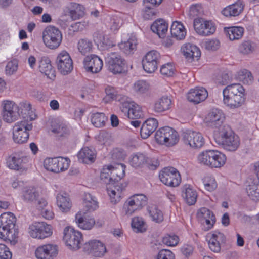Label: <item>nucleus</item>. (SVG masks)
Wrapping results in <instances>:
<instances>
[{"label": "nucleus", "instance_id": "obj_4", "mask_svg": "<svg viewBox=\"0 0 259 259\" xmlns=\"http://www.w3.org/2000/svg\"><path fill=\"white\" fill-rule=\"evenodd\" d=\"M201 165L210 168H220L226 163V155L217 150H206L200 153L197 157Z\"/></svg>", "mask_w": 259, "mask_h": 259}, {"label": "nucleus", "instance_id": "obj_23", "mask_svg": "<svg viewBox=\"0 0 259 259\" xmlns=\"http://www.w3.org/2000/svg\"><path fill=\"white\" fill-rule=\"evenodd\" d=\"M57 253V246L49 244L39 246L35 251V255L38 259H53Z\"/></svg>", "mask_w": 259, "mask_h": 259}, {"label": "nucleus", "instance_id": "obj_19", "mask_svg": "<svg viewBox=\"0 0 259 259\" xmlns=\"http://www.w3.org/2000/svg\"><path fill=\"white\" fill-rule=\"evenodd\" d=\"M29 160V157L22 153H15L8 158L7 164L10 169L18 170L24 168Z\"/></svg>", "mask_w": 259, "mask_h": 259}, {"label": "nucleus", "instance_id": "obj_5", "mask_svg": "<svg viewBox=\"0 0 259 259\" xmlns=\"http://www.w3.org/2000/svg\"><path fill=\"white\" fill-rule=\"evenodd\" d=\"M125 97L120 95H114V100L119 103L121 111L132 119H140L144 117L141 107L133 101H126Z\"/></svg>", "mask_w": 259, "mask_h": 259}, {"label": "nucleus", "instance_id": "obj_39", "mask_svg": "<svg viewBox=\"0 0 259 259\" xmlns=\"http://www.w3.org/2000/svg\"><path fill=\"white\" fill-rule=\"evenodd\" d=\"M39 196L38 192L33 187H25L22 193V199L27 203H33Z\"/></svg>", "mask_w": 259, "mask_h": 259}, {"label": "nucleus", "instance_id": "obj_60", "mask_svg": "<svg viewBox=\"0 0 259 259\" xmlns=\"http://www.w3.org/2000/svg\"><path fill=\"white\" fill-rule=\"evenodd\" d=\"M198 214L199 217L201 219V221H203L204 220L209 219L210 218L213 219V217H215L212 211L205 207L200 208Z\"/></svg>", "mask_w": 259, "mask_h": 259}, {"label": "nucleus", "instance_id": "obj_30", "mask_svg": "<svg viewBox=\"0 0 259 259\" xmlns=\"http://www.w3.org/2000/svg\"><path fill=\"white\" fill-rule=\"evenodd\" d=\"M57 205L63 212L69 211L72 204L68 195L66 193L58 194L56 196Z\"/></svg>", "mask_w": 259, "mask_h": 259}, {"label": "nucleus", "instance_id": "obj_15", "mask_svg": "<svg viewBox=\"0 0 259 259\" xmlns=\"http://www.w3.org/2000/svg\"><path fill=\"white\" fill-rule=\"evenodd\" d=\"M225 120V116L222 110L213 108L207 113L204 121L207 126L219 128L222 125Z\"/></svg>", "mask_w": 259, "mask_h": 259}, {"label": "nucleus", "instance_id": "obj_41", "mask_svg": "<svg viewBox=\"0 0 259 259\" xmlns=\"http://www.w3.org/2000/svg\"><path fill=\"white\" fill-rule=\"evenodd\" d=\"M244 30V28L240 26H232L225 28V31L231 40L240 39L243 36Z\"/></svg>", "mask_w": 259, "mask_h": 259}, {"label": "nucleus", "instance_id": "obj_17", "mask_svg": "<svg viewBox=\"0 0 259 259\" xmlns=\"http://www.w3.org/2000/svg\"><path fill=\"white\" fill-rule=\"evenodd\" d=\"M160 58V54L156 51L152 50L147 53L142 60L144 70L149 73L154 72L157 69Z\"/></svg>", "mask_w": 259, "mask_h": 259}, {"label": "nucleus", "instance_id": "obj_38", "mask_svg": "<svg viewBox=\"0 0 259 259\" xmlns=\"http://www.w3.org/2000/svg\"><path fill=\"white\" fill-rule=\"evenodd\" d=\"M39 69L40 72L45 74L48 78L52 79L55 77V71L52 67L49 60L42 59L39 61Z\"/></svg>", "mask_w": 259, "mask_h": 259}, {"label": "nucleus", "instance_id": "obj_57", "mask_svg": "<svg viewBox=\"0 0 259 259\" xmlns=\"http://www.w3.org/2000/svg\"><path fill=\"white\" fill-rule=\"evenodd\" d=\"M149 85L148 83L144 80H138L134 84V90L139 93L142 94L148 91Z\"/></svg>", "mask_w": 259, "mask_h": 259}, {"label": "nucleus", "instance_id": "obj_26", "mask_svg": "<svg viewBox=\"0 0 259 259\" xmlns=\"http://www.w3.org/2000/svg\"><path fill=\"white\" fill-rule=\"evenodd\" d=\"M181 51L188 60L192 61L195 58L198 60L201 56L199 49L195 45L190 43L186 44L182 46Z\"/></svg>", "mask_w": 259, "mask_h": 259}, {"label": "nucleus", "instance_id": "obj_3", "mask_svg": "<svg viewBox=\"0 0 259 259\" xmlns=\"http://www.w3.org/2000/svg\"><path fill=\"white\" fill-rule=\"evenodd\" d=\"M216 143L224 149L230 152L236 151L240 145V140L228 126H224L218 135L214 137Z\"/></svg>", "mask_w": 259, "mask_h": 259}, {"label": "nucleus", "instance_id": "obj_40", "mask_svg": "<svg viewBox=\"0 0 259 259\" xmlns=\"http://www.w3.org/2000/svg\"><path fill=\"white\" fill-rule=\"evenodd\" d=\"M168 25L163 20L155 21L151 26V29L159 37H162L167 31Z\"/></svg>", "mask_w": 259, "mask_h": 259}, {"label": "nucleus", "instance_id": "obj_36", "mask_svg": "<svg viewBox=\"0 0 259 259\" xmlns=\"http://www.w3.org/2000/svg\"><path fill=\"white\" fill-rule=\"evenodd\" d=\"M75 221L78 226L83 230H91L95 225L94 218H84L81 212H78L76 214Z\"/></svg>", "mask_w": 259, "mask_h": 259}, {"label": "nucleus", "instance_id": "obj_28", "mask_svg": "<svg viewBox=\"0 0 259 259\" xmlns=\"http://www.w3.org/2000/svg\"><path fill=\"white\" fill-rule=\"evenodd\" d=\"M78 158L80 162L90 164L94 162L96 158V152L94 149L88 147L82 148L77 154Z\"/></svg>", "mask_w": 259, "mask_h": 259}, {"label": "nucleus", "instance_id": "obj_9", "mask_svg": "<svg viewBox=\"0 0 259 259\" xmlns=\"http://www.w3.org/2000/svg\"><path fill=\"white\" fill-rule=\"evenodd\" d=\"M147 198L143 194H135L130 197L125 202L123 209L126 215H132L135 211L141 209L147 204Z\"/></svg>", "mask_w": 259, "mask_h": 259}, {"label": "nucleus", "instance_id": "obj_14", "mask_svg": "<svg viewBox=\"0 0 259 259\" xmlns=\"http://www.w3.org/2000/svg\"><path fill=\"white\" fill-rule=\"evenodd\" d=\"M182 136L183 142L194 149L202 147L205 143L203 136L199 132L187 130L183 133Z\"/></svg>", "mask_w": 259, "mask_h": 259}, {"label": "nucleus", "instance_id": "obj_52", "mask_svg": "<svg viewBox=\"0 0 259 259\" xmlns=\"http://www.w3.org/2000/svg\"><path fill=\"white\" fill-rule=\"evenodd\" d=\"M52 131L61 137H67L71 132V130L64 124L59 125L56 128H53Z\"/></svg>", "mask_w": 259, "mask_h": 259}, {"label": "nucleus", "instance_id": "obj_37", "mask_svg": "<svg viewBox=\"0 0 259 259\" xmlns=\"http://www.w3.org/2000/svg\"><path fill=\"white\" fill-rule=\"evenodd\" d=\"M171 105V99L167 96H162L155 103L154 110L156 112H163L168 110Z\"/></svg>", "mask_w": 259, "mask_h": 259}, {"label": "nucleus", "instance_id": "obj_20", "mask_svg": "<svg viewBox=\"0 0 259 259\" xmlns=\"http://www.w3.org/2000/svg\"><path fill=\"white\" fill-rule=\"evenodd\" d=\"M83 250L88 254H92L95 257H101L107 251L105 245L97 240H91L83 245Z\"/></svg>", "mask_w": 259, "mask_h": 259}, {"label": "nucleus", "instance_id": "obj_49", "mask_svg": "<svg viewBox=\"0 0 259 259\" xmlns=\"http://www.w3.org/2000/svg\"><path fill=\"white\" fill-rule=\"evenodd\" d=\"M131 225L136 232H143L146 230L145 223L141 217H136L133 218Z\"/></svg>", "mask_w": 259, "mask_h": 259}, {"label": "nucleus", "instance_id": "obj_61", "mask_svg": "<svg viewBox=\"0 0 259 259\" xmlns=\"http://www.w3.org/2000/svg\"><path fill=\"white\" fill-rule=\"evenodd\" d=\"M160 73L164 76H171L174 73V68L170 63L162 65L160 68Z\"/></svg>", "mask_w": 259, "mask_h": 259}, {"label": "nucleus", "instance_id": "obj_46", "mask_svg": "<svg viewBox=\"0 0 259 259\" xmlns=\"http://www.w3.org/2000/svg\"><path fill=\"white\" fill-rule=\"evenodd\" d=\"M93 46L92 42L86 38L80 39L77 44V48L82 55L91 52L92 51Z\"/></svg>", "mask_w": 259, "mask_h": 259}, {"label": "nucleus", "instance_id": "obj_10", "mask_svg": "<svg viewBox=\"0 0 259 259\" xmlns=\"http://www.w3.org/2000/svg\"><path fill=\"white\" fill-rule=\"evenodd\" d=\"M70 160L61 157L46 158L44 160V167L50 171L59 173L67 169L70 165Z\"/></svg>", "mask_w": 259, "mask_h": 259}, {"label": "nucleus", "instance_id": "obj_31", "mask_svg": "<svg viewBox=\"0 0 259 259\" xmlns=\"http://www.w3.org/2000/svg\"><path fill=\"white\" fill-rule=\"evenodd\" d=\"M127 72L126 61L121 56L118 55L114 57V75H119L125 76Z\"/></svg>", "mask_w": 259, "mask_h": 259}, {"label": "nucleus", "instance_id": "obj_59", "mask_svg": "<svg viewBox=\"0 0 259 259\" xmlns=\"http://www.w3.org/2000/svg\"><path fill=\"white\" fill-rule=\"evenodd\" d=\"M204 21L205 20L202 18H197L195 19L194 20L193 26L194 29L196 32L199 35H200V34L206 33V32H205L203 30Z\"/></svg>", "mask_w": 259, "mask_h": 259}, {"label": "nucleus", "instance_id": "obj_8", "mask_svg": "<svg viewBox=\"0 0 259 259\" xmlns=\"http://www.w3.org/2000/svg\"><path fill=\"white\" fill-rule=\"evenodd\" d=\"M32 129V124L28 121L22 120L17 122L13 127V140L15 143L23 144L29 138L28 131Z\"/></svg>", "mask_w": 259, "mask_h": 259}, {"label": "nucleus", "instance_id": "obj_7", "mask_svg": "<svg viewBox=\"0 0 259 259\" xmlns=\"http://www.w3.org/2000/svg\"><path fill=\"white\" fill-rule=\"evenodd\" d=\"M42 38L47 47L51 49H55L60 46L62 36L59 29L54 26H49L44 30Z\"/></svg>", "mask_w": 259, "mask_h": 259}, {"label": "nucleus", "instance_id": "obj_51", "mask_svg": "<svg viewBox=\"0 0 259 259\" xmlns=\"http://www.w3.org/2000/svg\"><path fill=\"white\" fill-rule=\"evenodd\" d=\"M246 190L251 199L254 201H259V183L256 185H249Z\"/></svg>", "mask_w": 259, "mask_h": 259}, {"label": "nucleus", "instance_id": "obj_50", "mask_svg": "<svg viewBox=\"0 0 259 259\" xmlns=\"http://www.w3.org/2000/svg\"><path fill=\"white\" fill-rule=\"evenodd\" d=\"M125 168L126 165L124 164L114 162V183L124 177Z\"/></svg>", "mask_w": 259, "mask_h": 259}, {"label": "nucleus", "instance_id": "obj_25", "mask_svg": "<svg viewBox=\"0 0 259 259\" xmlns=\"http://www.w3.org/2000/svg\"><path fill=\"white\" fill-rule=\"evenodd\" d=\"M158 121L154 118H150L145 121L140 129V135L143 139H147L157 128Z\"/></svg>", "mask_w": 259, "mask_h": 259}, {"label": "nucleus", "instance_id": "obj_16", "mask_svg": "<svg viewBox=\"0 0 259 259\" xmlns=\"http://www.w3.org/2000/svg\"><path fill=\"white\" fill-rule=\"evenodd\" d=\"M56 63L58 71L63 75H67L73 69V62L69 54L65 51L59 53Z\"/></svg>", "mask_w": 259, "mask_h": 259}, {"label": "nucleus", "instance_id": "obj_21", "mask_svg": "<svg viewBox=\"0 0 259 259\" xmlns=\"http://www.w3.org/2000/svg\"><path fill=\"white\" fill-rule=\"evenodd\" d=\"M83 64L86 70L93 73L99 72L103 66L102 60L94 54L86 56L83 60Z\"/></svg>", "mask_w": 259, "mask_h": 259}, {"label": "nucleus", "instance_id": "obj_62", "mask_svg": "<svg viewBox=\"0 0 259 259\" xmlns=\"http://www.w3.org/2000/svg\"><path fill=\"white\" fill-rule=\"evenodd\" d=\"M162 242L168 246H175L179 242V237L177 235H168L163 238Z\"/></svg>", "mask_w": 259, "mask_h": 259}, {"label": "nucleus", "instance_id": "obj_63", "mask_svg": "<svg viewBox=\"0 0 259 259\" xmlns=\"http://www.w3.org/2000/svg\"><path fill=\"white\" fill-rule=\"evenodd\" d=\"M157 259H175L174 254L169 250L162 249L157 254Z\"/></svg>", "mask_w": 259, "mask_h": 259}, {"label": "nucleus", "instance_id": "obj_33", "mask_svg": "<svg viewBox=\"0 0 259 259\" xmlns=\"http://www.w3.org/2000/svg\"><path fill=\"white\" fill-rule=\"evenodd\" d=\"M18 107L19 113H21L26 119L25 120L31 122L32 120L35 119L36 116L33 114L31 105L29 102L27 101L21 102Z\"/></svg>", "mask_w": 259, "mask_h": 259}, {"label": "nucleus", "instance_id": "obj_35", "mask_svg": "<svg viewBox=\"0 0 259 259\" xmlns=\"http://www.w3.org/2000/svg\"><path fill=\"white\" fill-rule=\"evenodd\" d=\"M83 213L93 211L98 208V203L96 198L90 193L85 194L83 200Z\"/></svg>", "mask_w": 259, "mask_h": 259}, {"label": "nucleus", "instance_id": "obj_43", "mask_svg": "<svg viewBox=\"0 0 259 259\" xmlns=\"http://www.w3.org/2000/svg\"><path fill=\"white\" fill-rule=\"evenodd\" d=\"M224 237V235L220 232H215L211 235V237L208 241V245L211 250L214 252H219L221 250V246L219 238Z\"/></svg>", "mask_w": 259, "mask_h": 259}, {"label": "nucleus", "instance_id": "obj_56", "mask_svg": "<svg viewBox=\"0 0 259 259\" xmlns=\"http://www.w3.org/2000/svg\"><path fill=\"white\" fill-rule=\"evenodd\" d=\"M18 67V63L16 59L9 61L6 66V73L9 75L13 74L17 71Z\"/></svg>", "mask_w": 259, "mask_h": 259}, {"label": "nucleus", "instance_id": "obj_1", "mask_svg": "<svg viewBox=\"0 0 259 259\" xmlns=\"http://www.w3.org/2000/svg\"><path fill=\"white\" fill-rule=\"evenodd\" d=\"M243 87L239 83L227 85L223 91L224 104L231 109L238 108L245 103Z\"/></svg>", "mask_w": 259, "mask_h": 259}, {"label": "nucleus", "instance_id": "obj_45", "mask_svg": "<svg viewBox=\"0 0 259 259\" xmlns=\"http://www.w3.org/2000/svg\"><path fill=\"white\" fill-rule=\"evenodd\" d=\"M147 210L152 220L157 223L161 222L163 220L162 211L156 205H152L147 208Z\"/></svg>", "mask_w": 259, "mask_h": 259}, {"label": "nucleus", "instance_id": "obj_11", "mask_svg": "<svg viewBox=\"0 0 259 259\" xmlns=\"http://www.w3.org/2000/svg\"><path fill=\"white\" fill-rule=\"evenodd\" d=\"M63 240L70 249L77 250L82 240L81 233L73 228L66 227L64 229Z\"/></svg>", "mask_w": 259, "mask_h": 259}, {"label": "nucleus", "instance_id": "obj_48", "mask_svg": "<svg viewBox=\"0 0 259 259\" xmlns=\"http://www.w3.org/2000/svg\"><path fill=\"white\" fill-rule=\"evenodd\" d=\"M84 7L76 3L73 5V9L69 11L70 16L74 20L78 19L84 16Z\"/></svg>", "mask_w": 259, "mask_h": 259}, {"label": "nucleus", "instance_id": "obj_58", "mask_svg": "<svg viewBox=\"0 0 259 259\" xmlns=\"http://www.w3.org/2000/svg\"><path fill=\"white\" fill-rule=\"evenodd\" d=\"M215 26L211 21H204L203 30L205 32H207V34H200V35L208 36L213 34L215 31Z\"/></svg>", "mask_w": 259, "mask_h": 259}, {"label": "nucleus", "instance_id": "obj_42", "mask_svg": "<svg viewBox=\"0 0 259 259\" xmlns=\"http://www.w3.org/2000/svg\"><path fill=\"white\" fill-rule=\"evenodd\" d=\"M129 162L133 167H142L146 162V156L140 152L134 153L131 156Z\"/></svg>", "mask_w": 259, "mask_h": 259}, {"label": "nucleus", "instance_id": "obj_29", "mask_svg": "<svg viewBox=\"0 0 259 259\" xmlns=\"http://www.w3.org/2000/svg\"><path fill=\"white\" fill-rule=\"evenodd\" d=\"M138 40L135 36L132 35L127 41L119 43V49L126 54H131L137 49Z\"/></svg>", "mask_w": 259, "mask_h": 259}, {"label": "nucleus", "instance_id": "obj_44", "mask_svg": "<svg viewBox=\"0 0 259 259\" xmlns=\"http://www.w3.org/2000/svg\"><path fill=\"white\" fill-rule=\"evenodd\" d=\"M91 120L95 127L100 128L105 125L108 118L103 113L97 112L92 114Z\"/></svg>", "mask_w": 259, "mask_h": 259}, {"label": "nucleus", "instance_id": "obj_53", "mask_svg": "<svg viewBox=\"0 0 259 259\" xmlns=\"http://www.w3.org/2000/svg\"><path fill=\"white\" fill-rule=\"evenodd\" d=\"M203 46L205 49L209 51H215L220 48L221 44L218 39H211L204 41Z\"/></svg>", "mask_w": 259, "mask_h": 259}, {"label": "nucleus", "instance_id": "obj_64", "mask_svg": "<svg viewBox=\"0 0 259 259\" xmlns=\"http://www.w3.org/2000/svg\"><path fill=\"white\" fill-rule=\"evenodd\" d=\"M144 9L143 10V17L145 19H151L155 15V10L153 7L148 6H144Z\"/></svg>", "mask_w": 259, "mask_h": 259}, {"label": "nucleus", "instance_id": "obj_47", "mask_svg": "<svg viewBox=\"0 0 259 259\" xmlns=\"http://www.w3.org/2000/svg\"><path fill=\"white\" fill-rule=\"evenodd\" d=\"M236 78L244 84H250L253 80L251 73L246 69H243L237 72Z\"/></svg>", "mask_w": 259, "mask_h": 259}, {"label": "nucleus", "instance_id": "obj_24", "mask_svg": "<svg viewBox=\"0 0 259 259\" xmlns=\"http://www.w3.org/2000/svg\"><path fill=\"white\" fill-rule=\"evenodd\" d=\"M207 97V91L203 87H197L191 89L187 94V99L189 101L195 104L204 101Z\"/></svg>", "mask_w": 259, "mask_h": 259}, {"label": "nucleus", "instance_id": "obj_2", "mask_svg": "<svg viewBox=\"0 0 259 259\" xmlns=\"http://www.w3.org/2000/svg\"><path fill=\"white\" fill-rule=\"evenodd\" d=\"M16 218L11 212L4 213L0 216V238L8 240L15 244L17 240L18 231L16 228Z\"/></svg>", "mask_w": 259, "mask_h": 259}, {"label": "nucleus", "instance_id": "obj_27", "mask_svg": "<svg viewBox=\"0 0 259 259\" xmlns=\"http://www.w3.org/2000/svg\"><path fill=\"white\" fill-rule=\"evenodd\" d=\"M244 7L243 2L238 0L235 3L225 7L222 14L226 17L237 16L243 11Z\"/></svg>", "mask_w": 259, "mask_h": 259}, {"label": "nucleus", "instance_id": "obj_55", "mask_svg": "<svg viewBox=\"0 0 259 259\" xmlns=\"http://www.w3.org/2000/svg\"><path fill=\"white\" fill-rule=\"evenodd\" d=\"M125 187L126 185L122 184L114 185V203L119 202L123 197L122 191Z\"/></svg>", "mask_w": 259, "mask_h": 259}, {"label": "nucleus", "instance_id": "obj_13", "mask_svg": "<svg viewBox=\"0 0 259 259\" xmlns=\"http://www.w3.org/2000/svg\"><path fill=\"white\" fill-rule=\"evenodd\" d=\"M29 233L33 238L42 239L52 235V227L43 222H35L29 226Z\"/></svg>", "mask_w": 259, "mask_h": 259}, {"label": "nucleus", "instance_id": "obj_18", "mask_svg": "<svg viewBox=\"0 0 259 259\" xmlns=\"http://www.w3.org/2000/svg\"><path fill=\"white\" fill-rule=\"evenodd\" d=\"M3 119L8 123L16 120L20 116L18 106L13 102L5 101L3 102Z\"/></svg>", "mask_w": 259, "mask_h": 259}, {"label": "nucleus", "instance_id": "obj_54", "mask_svg": "<svg viewBox=\"0 0 259 259\" xmlns=\"http://www.w3.org/2000/svg\"><path fill=\"white\" fill-rule=\"evenodd\" d=\"M254 49L252 42L249 40L243 41L238 48L239 52L244 55L252 53Z\"/></svg>", "mask_w": 259, "mask_h": 259}, {"label": "nucleus", "instance_id": "obj_6", "mask_svg": "<svg viewBox=\"0 0 259 259\" xmlns=\"http://www.w3.org/2000/svg\"><path fill=\"white\" fill-rule=\"evenodd\" d=\"M155 138L159 144L172 146L178 142L179 136L178 132L172 128L165 126L156 131Z\"/></svg>", "mask_w": 259, "mask_h": 259}, {"label": "nucleus", "instance_id": "obj_32", "mask_svg": "<svg viewBox=\"0 0 259 259\" xmlns=\"http://www.w3.org/2000/svg\"><path fill=\"white\" fill-rule=\"evenodd\" d=\"M170 33L172 37L179 40L184 39L186 35L184 25L178 21L173 22L170 28Z\"/></svg>", "mask_w": 259, "mask_h": 259}, {"label": "nucleus", "instance_id": "obj_12", "mask_svg": "<svg viewBox=\"0 0 259 259\" xmlns=\"http://www.w3.org/2000/svg\"><path fill=\"white\" fill-rule=\"evenodd\" d=\"M160 181L165 185L171 186H178L181 181L179 172L174 167L164 168L159 174Z\"/></svg>", "mask_w": 259, "mask_h": 259}, {"label": "nucleus", "instance_id": "obj_34", "mask_svg": "<svg viewBox=\"0 0 259 259\" xmlns=\"http://www.w3.org/2000/svg\"><path fill=\"white\" fill-rule=\"evenodd\" d=\"M182 195L185 199L186 203L189 205H194L196 202L197 198V192L190 185H185L182 189Z\"/></svg>", "mask_w": 259, "mask_h": 259}, {"label": "nucleus", "instance_id": "obj_22", "mask_svg": "<svg viewBox=\"0 0 259 259\" xmlns=\"http://www.w3.org/2000/svg\"><path fill=\"white\" fill-rule=\"evenodd\" d=\"M113 166L112 165H105L100 174L101 180L107 185L106 190L110 197L111 202H112V196L113 195V189L112 187L113 184Z\"/></svg>", "mask_w": 259, "mask_h": 259}]
</instances>
